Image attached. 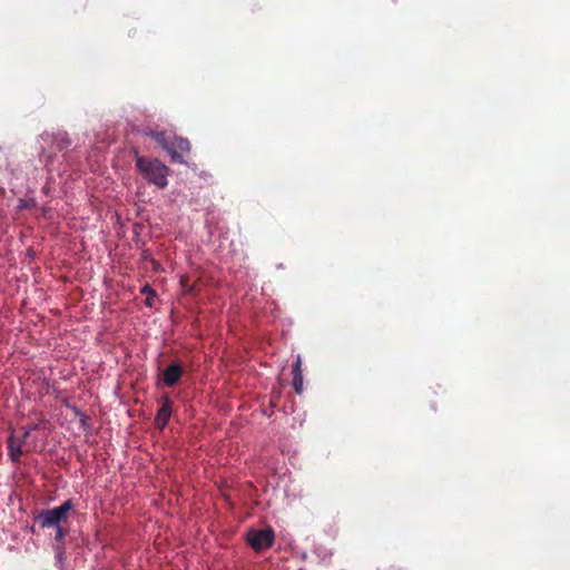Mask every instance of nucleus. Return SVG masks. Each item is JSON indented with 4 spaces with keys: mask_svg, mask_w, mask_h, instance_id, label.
<instances>
[{
    "mask_svg": "<svg viewBox=\"0 0 570 570\" xmlns=\"http://www.w3.org/2000/svg\"><path fill=\"white\" fill-rule=\"evenodd\" d=\"M190 149L191 146L188 139L174 135L169 144V149H167V153L169 154L173 163L186 164L183 154H188Z\"/></svg>",
    "mask_w": 570,
    "mask_h": 570,
    "instance_id": "39448f33",
    "label": "nucleus"
},
{
    "mask_svg": "<svg viewBox=\"0 0 570 570\" xmlns=\"http://www.w3.org/2000/svg\"><path fill=\"white\" fill-rule=\"evenodd\" d=\"M56 528V535H55V540L57 542H60L63 540V538L67 535V531L65 529H62L60 525L58 527H55Z\"/></svg>",
    "mask_w": 570,
    "mask_h": 570,
    "instance_id": "9b49d317",
    "label": "nucleus"
},
{
    "mask_svg": "<svg viewBox=\"0 0 570 570\" xmlns=\"http://www.w3.org/2000/svg\"><path fill=\"white\" fill-rule=\"evenodd\" d=\"M146 304H147V305H149V306H151V297H147V299H146Z\"/></svg>",
    "mask_w": 570,
    "mask_h": 570,
    "instance_id": "2eb2a0df",
    "label": "nucleus"
},
{
    "mask_svg": "<svg viewBox=\"0 0 570 570\" xmlns=\"http://www.w3.org/2000/svg\"><path fill=\"white\" fill-rule=\"evenodd\" d=\"M275 533L272 528L250 529L246 533V541L256 552H262L274 544Z\"/></svg>",
    "mask_w": 570,
    "mask_h": 570,
    "instance_id": "20e7f679",
    "label": "nucleus"
},
{
    "mask_svg": "<svg viewBox=\"0 0 570 570\" xmlns=\"http://www.w3.org/2000/svg\"><path fill=\"white\" fill-rule=\"evenodd\" d=\"M293 387L296 394L303 393V371H302V360L298 355L296 361L293 364Z\"/></svg>",
    "mask_w": 570,
    "mask_h": 570,
    "instance_id": "1a4fd4ad",
    "label": "nucleus"
},
{
    "mask_svg": "<svg viewBox=\"0 0 570 570\" xmlns=\"http://www.w3.org/2000/svg\"><path fill=\"white\" fill-rule=\"evenodd\" d=\"M37 429H38V424H31L29 426H23L22 431L30 430V433H31L32 431H36Z\"/></svg>",
    "mask_w": 570,
    "mask_h": 570,
    "instance_id": "ddd939ff",
    "label": "nucleus"
},
{
    "mask_svg": "<svg viewBox=\"0 0 570 570\" xmlns=\"http://www.w3.org/2000/svg\"><path fill=\"white\" fill-rule=\"evenodd\" d=\"M173 402L169 396L163 397L161 406L159 407L155 417V424L158 429L163 430L169 422L171 416Z\"/></svg>",
    "mask_w": 570,
    "mask_h": 570,
    "instance_id": "0eeeda50",
    "label": "nucleus"
},
{
    "mask_svg": "<svg viewBox=\"0 0 570 570\" xmlns=\"http://www.w3.org/2000/svg\"><path fill=\"white\" fill-rule=\"evenodd\" d=\"M142 293H149V294H155L154 291L147 285L142 288Z\"/></svg>",
    "mask_w": 570,
    "mask_h": 570,
    "instance_id": "4468645a",
    "label": "nucleus"
},
{
    "mask_svg": "<svg viewBox=\"0 0 570 570\" xmlns=\"http://www.w3.org/2000/svg\"><path fill=\"white\" fill-rule=\"evenodd\" d=\"M184 374L183 365L178 362L167 366L161 374L164 384L168 387L175 386Z\"/></svg>",
    "mask_w": 570,
    "mask_h": 570,
    "instance_id": "423d86ee",
    "label": "nucleus"
},
{
    "mask_svg": "<svg viewBox=\"0 0 570 570\" xmlns=\"http://www.w3.org/2000/svg\"><path fill=\"white\" fill-rule=\"evenodd\" d=\"M51 141L56 146V149L59 153H63V154H66L72 145V140L66 131H59V132L52 135Z\"/></svg>",
    "mask_w": 570,
    "mask_h": 570,
    "instance_id": "6e6552de",
    "label": "nucleus"
},
{
    "mask_svg": "<svg viewBox=\"0 0 570 570\" xmlns=\"http://www.w3.org/2000/svg\"><path fill=\"white\" fill-rule=\"evenodd\" d=\"M41 159H43L46 165H49V164H51L53 161V155L52 154L42 153L41 154Z\"/></svg>",
    "mask_w": 570,
    "mask_h": 570,
    "instance_id": "f8f14e48",
    "label": "nucleus"
},
{
    "mask_svg": "<svg viewBox=\"0 0 570 570\" xmlns=\"http://www.w3.org/2000/svg\"><path fill=\"white\" fill-rule=\"evenodd\" d=\"M135 166L137 171L149 184L155 185L159 189L167 187V177L169 176L170 169L159 159H150L135 151Z\"/></svg>",
    "mask_w": 570,
    "mask_h": 570,
    "instance_id": "f257e3e1",
    "label": "nucleus"
},
{
    "mask_svg": "<svg viewBox=\"0 0 570 570\" xmlns=\"http://www.w3.org/2000/svg\"><path fill=\"white\" fill-rule=\"evenodd\" d=\"M72 508L73 504L71 500H67L59 507L42 510L36 517V522H38L41 528L58 527L67 519V514Z\"/></svg>",
    "mask_w": 570,
    "mask_h": 570,
    "instance_id": "f03ea898",
    "label": "nucleus"
},
{
    "mask_svg": "<svg viewBox=\"0 0 570 570\" xmlns=\"http://www.w3.org/2000/svg\"><path fill=\"white\" fill-rule=\"evenodd\" d=\"M145 135L154 139L166 151L169 149V144L174 136L166 131H157L151 129L145 130Z\"/></svg>",
    "mask_w": 570,
    "mask_h": 570,
    "instance_id": "9d476101",
    "label": "nucleus"
},
{
    "mask_svg": "<svg viewBox=\"0 0 570 570\" xmlns=\"http://www.w3.org/2000/svg\"><path fill=\"white\" fill-rule=\"evenodd\" d=\"M30 436V430L22 431L19 436L12 432L7 440L8 455L9 459L14 463L21 462V456L30 451L28 439Z\"/></svg>",
    "mask_w": 570,
    "mask_h": 570,
    "instance_id": "7ed1b4c3",
    "label": "nucleus"
},
{
    "mask_svg": "<svg viewBox=\"0 0 570 570\" xmlns=\"http://www.w3.org/2000/svg\"><path fill=\"white\" fill-rule=\"evenodd\" d=\"M393 2H395L396 0H392Z\"/></svg>",
    "mask_w": 570,
    "mask_h": 570,
    "instance_id": "dca6fc26",
    "label": "nucleus"
}]
</instances>
